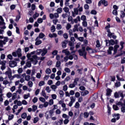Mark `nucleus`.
Segmentation results:
<instances>
[{
	"label": "nucleus",
	"instance_id": "39",
	"mask_svg": "<svg viewBox=\"0 0 125 125\" xmlns=\"http://www.w3.org/2000/svg\"><path fill=\"white\" fill-rule=\"evenodd\" d=\"M51 88H52V89H54V91H55V90L57 88V86L55 85H51Z\"/></svg>",
	"mask_w": 125,
	"mask_h": 125
},
{
	"label": "nucleus",
	"instance_id": "14",
	"mask_svg": "<svg viewBox=\"0 0 125 125\" xmlns=\"http://www.w3.org/2000/svg\"><path fill=\"white\" fill-rule=\"evenodd\" d=\"M3 44H6V42L0 40V47H3Z\"/></svg>",
	"mask_w": 125,
	"mask_h": 125
},
{
	"label": "nucleus",
	"instance_id": "36",
	"mask_svg": "<svg viewBox=\"0 0 125 125\" xmlns=\"http://www.w3.org/2000/svg\"><path fill=\"white\" fill-rule=\"evenodd\" d=\"M13 118H14V115L13 114H11V115H9L8 120L11 121V120H12V119H13Z\"/></svg>",
	"mask_w": 125,
	"mask_h": 125
},
{
	"label": "nucleus",
	"instance_id": "25",
	"mask_svg": "<svg viewBox=\"0 0 125 125\" xmlns=\"http://www.w3.org/2000/svg\"><path fill=\"white\" fill-rule=\"evenodd\" d=\"M74 13H75L76 15L79 14V9L78 8H75L74 9Z\"/></svg>",
	"mask_w": 125,
	"mask_h": 125
},
{
	"label": "nucleus",
	"instance_id": "29",
	"mask_svg": "<svg viewBox=\"0 0 125 125\" xmlns=\"http://www.w3.org/2000/svg\"><path fill=\"white\" fill-rule=\"evenodd\" d=\"M109 44L110 45H114L115 44V41L112 39L109 40Z\"/></svg>",
	"mask_w": 125,
	"mask_h": 125
},
{
	"label": "nucleus",
	"instance_id": "55",
	"mask_svg": "<svg viewBox=\"0 0 125 125\" xmlns=\"http://www.w3.org/2000/svg\"><path fill=\"white\" fill-rule=\"evenodd\" d=\"M32 101L33 103H37L38 102V98L36 97H34Z\"/></svg>",
	"mask_w": 125,
	"mask_h": 125
},
{
	"label": "nucleus",
	"instance_id": "17",
	"mask_svg": "<svg viewBox=\"0 0 125 125\" xmlns=\"http://www.w3.org/2000/svg\"><path fill=\"white\" fill-rule=\"evenodd\" d=\"M119 94L122 97L120 99V101H122V100H124V97H125V96H124V94H123V92L121 91L119 92Z\"/></svg>",
	"mask_w": 125,
	"mask_h": 125
},
{
	"label": "nucleus",
	"instance_id": "34",
	"mask_svg": "<svg viewBox=\"0 0 125 125\" xmlns=\"http://www.w3.org/2000/svg\"><path fill=\"white\" fill-rule=\"evenodd\" d=\"M40 119L38 117H35L34 119V124H37Z\"/></svg>",
	"mask_w": 125,
	"mask_h": 125
},
{
	"label": "nucleus",
	"instance_id": "20",
	"mask_svg": "<svg viewBox=\"0 0 125 125\" xmlns=\"http://www.w3.org/2000/svg\"><path fill=\"white\" fill-rule=\"evenodd\" d=\"M113 109L114 110V111H118V110H119L120 108L118 105L114 104L113 105Z\"/></svg>",
	"mask_w": 125,
	"mask_h": 125
},
{
	"label": "nucleus",
	"instance_id": "48",
	"mask_svg": "<svg viewBox=\"0 0 125 125\" xmlns=\"http://www.w3.org/2000/svg\"><path fill=\"white\" fill-rule=\"evenodd\" d=\"M63 90L64 91H67V90H68V86L67 85H65L63 86Z\"/></svg>",
	"mask_w": 125,
	"mask_h": 125
},
{
	"label": "nucleus",
	"instance_id": "22",
	"mask_svg": "<svg viewBox=\"0 0 125 125\" xmlns=\"http://www.w3.org/2000/svg\"><path fill=\"white\" fill-rule=\"evenodd\" d=\"M54 110H55V108H54L53 109H52V110H49V115H50V116L51 117H52V116L53 115V113H54Z\"/></svg>",
	"mask_w": 125,
	"mask_h": 125
},
{
	"label": "nucleus",
	"instance_id": "12",
	"mask_svg": "<svg viewBox=\"0 0 125 125\" xmlns=\"http://www.w3.org/2000/svg\"><path fill=\"white\" fill-rule=\"evenodd\" d=\"M112 92V90L110 88H107L106 89V96H109L111 94V93Z\"/></svg>",
	"mask_w": 125,
	"mask_h": 125
},
{
	"label": "nucleus",
	"instance_id": "56",
	"mask_svg": "<svg viewBox=\"0 0 125 125\" xmlns=\"http://www.w3.org/2000/svg\"><path fill=\"white\" fill-rule=\"evenodd\" d=\"M69 122H70L69 119H65L63 121V124L64 125H67L69 123Z\"/></svg>",
	"mask_w": 125,
	"mask_h": 125
},
{
	"label": "nucleus",
	"instance_id": "16",
	"mask_svg": "<svg viewBox=\"0 0 125 125\" xmlns=\"http://www.w3.org/2000/svg\"><path fill=\"white\" fill-rule=\"evenodd\" d=\"M5 75H8V78L10 80H11V78L12 77V72H5Z\"/></svg>",
	"mask_w": 125,
	"mask_h": 125
},
{
	"label": "nucleus",
	"instance_id": "8",
	"mask_svg": "<svg viewBox=\"0 0 125 125\" xmlns=\"http://www.w3.org/2000/svg\"><path fill=\"white\" fill-rule=\"evenodd\" d=\"M120 47V46L119 45H115L114 46V53L113 54H116L118 51V48Z\"/></svg>",
	"mask_w": 125,
	"mask_h": 125
},
{
	"label": "nucleus",
	"instance_id": "4",
	"mask_svg": "<svg viewBox=\"0 0 125 125\" xmlns=\"http://www.w3.org/2000/svg\"><path fill=\"white\" fill-rule=\"evenodd\" d=\"M9 66L12 68L16 67V66H17V62L14 61H10L9 62Z\"/></svg>",
	"mask_w": 125,
	"mask_h": 125
},
{
	"label": "nucleus",
	"instance_id": "23",
	"mask_svg": "<svg viewBox=\"0 0 125 125\" xmlns=\"http://www.w3.org/2000/svg\"><path fill=\"white\" fill-rule=\"evenodd\" d=\"M116 105H118V106H121L123 107L124 106V104H123V102L120 101V102H116Z\"/></svg>",
	"mask_w": 125,
	"mask_h": 125
},
{
	"label": "nucleus",
	"instance_id": "63",
	"mask_svg": "<svg viewBox=\"0 0 125 125\" xmlns=\"http://www.w3.org/2000/svg\"><path fill=\"white\" fill-rule=\"evenodd\" d=\"M28 83V85L30 87H32V86H33V82L31 81H29Z\"/></svg>",
	"mask_w": 125,
	"mask_h": 125
},
{
	"label": "nucleus",
	"instance_id": "51",
	"mask_svg": "<svg viewBox=\"0 0 125 125\" xmlns=\"http://www.w3.org/2000/svg\"><path fill=\"white\" fill-rule=\"evenodd\" d=\"M40 16V14L39 13H36V14H35L33 15V18L34 19H36L37 18V17H39V16Z\"/></svg>",
	"mask_w": 125,
	"mask_h": 125
},
{
	"label": "nucleus",
	"instance_id": "21",
	"mask_svg": "<svg viewBox=\"0 0 125 125\" xmlns=\"http://www.w3.org/2000/svg\"><path fill=\"white\" fill-rule=\"evenodd\" d=\"M62 118L65 119H70V116L67 115L66 114H63L62 115Z\"/></svg>",
	"mask_w": 125,
	"mask_h": 125
},
{
	"label": "nucleus",
	"instance_id": "47",
	"mask_svg": "<svg viewBox=\"0 0 125 125\" xmlns=\"http://www.w3.org/2000/svg\"><path fill=\"white\" fill-rule=\"evenodd\" d=\"M106 30H107V32H108L107 37H110L111 36V35H112V32H111V31H110L109 29H107Z\"/></svg>",
	"mask_w": 125,
	"mask_h": 125
},
{
	"label": "nucleus",
	"instance_id": "10",
	"mask_svg": "<svg viewBox=\"0 0 125 125\" xmlns=\"http://www.w3.org/2000/svg\"><path fill=\"white\" fill-rule=\"evenodd\" d=\"M89 92L87 90H85L84 91L81 92V95L82 96H85L86 95H87Z\"/></svg>",
	"mask_w": 125,
	"mask_h": 125
},
{
	"label": "nucleus",
	"instance_id": "57",
	"mask_svg": "<svg viewBox=\"0 0 125 125\" xmlns=\"http://www.w3.org/2000/svg\"><path fill=\"white\" fill-rule=\"evenodd\" d=\"M115 86H116V87H119L120 86H121V82H117L116 83H115Z\"/></svg>",
	"mask_w": 125,
	"mask_h": 125
},
{
	"label": "nucleus",
	"instance_id": "13",
	"mask_svg": "<svg viewBox=\"0 0 125 125\" xmlns=\"http://www.w3.org/2000/svg\"><path fill=\"white\" fill-rule=\"evenodd\" d=\"M101 1L102 4H104L105 6H107V5H108V1H106L105 0H101Z\"/></svg>",
	"mask_w": 125,
	"mask_h": 125
},
{
	"label": "nucleus",
	"instance_id": "2",
	"mask_svg": "<svg viewBox=\"0 0 125 125\" xmlns=\"http://www.w3.org/2000/svg\"><path fill=\"white\" fill-rule=\"evenodd\" d=\"M84 45H82V49L78 50L80 56H83L84 59H86V54L87 53L85 51V46Z\"/></svg>",
	"mask_w": 125,
	"mask_h": 125
},
{
	"label": "nucleus",
	"instance_id": "60",
	"mask_svg": "<svg viewBox=\"0 0 125 125\" xmlns=\"http://www.w3.org/2000/svg\"><path fill=\"white\" fill-rule=\"evenodd\" d=\"M112 13L113 15H118V11L117 10H113Z\"/></svg>",
	"mask_w": 125,
	"mask_h": 125
},
{
	"label": "nucleus",
	"instance_id": "11",
	"mask_svg": "<svg viewBox=\"0 0 125 125\" xmlns=\"http://www.w3.org/2000/svg\"><path fill=\"white\" fill-rule=\"evenodd\" d=\"M114 49V47L113 46H109L108 50H107L108 54H112V50Z\"/></svg>",
	"mask_w": 125,
	"mask_h": 125
},
{
	"label": "nucleus",
	"instance_id": "52",
	"mask_svg": "<svg viewBox=\"0 0 125 125\" xmlns=\"http://www.w3.org/2000/svg\"><path fill=\"white\" fill-rule=\"evenodd\" d=\"M75 107L76 108V109L80 108V104L79 103V102H77L75 104Z\"/></svg>",
	"mask_w": 125,
	"mask_h": 125
},
{
	"label": "nucleus",
	"instance_id": "31",
	"mask_svg": "<svg viewBox=\"0 0 125 125\" xmlns=\"http://www.w3.org/2000/svg\"><path fill=\"white\" fill-rule=\"evenodd\" d=\"M30 79H31V76H30L29 75L25 76V81H27V82H29V81H30Z\"/></svg>",
	"mask_w": 125,
	"mask_h": 125
},
{
	"label": "nucleus",
	"instance_id": "33",
	"mask_svg": "<svg viewBox=\"0 0 125 125\" xmlns=\"http://www.w3.org/2000/svg\"><path fill=\"white\" fill-rule=\"evenodd\" d=\"M83 42L84 44H83V46H84L85 45V46L87 45L88 43V41L87 40H84L83 41Z\"/></svg>",
	"mask_w": 125,
	"mask_h": 125
},
{
	"label": "nucleus",
	"instance_id": "26",
	"mask_svg": "<svg viewBox=\"0 0 125 125\" xmlns=\"http://www.w3.org/2000/svg\"><path fill=\"white\" fill-rule=\"evenodd\" d=\"M46 74H47L48 75H49L51 74V70L50 68H47L45 71Z\"/></svg>",
	"mask_w": 125,
	"mask_h": 125
},
{
	"label": "nucleus",
	"instance_id": "9",
	"mask_svg": "<svg viewBox=\"0 0 125 125\" xmlns=\"http://www.w3.org/2000/svg\"><path fill=\"white\" fill-rule=\"evenodd\" d=\"M41 95L43 96L45 98V99H47L48 98V96H46V94L45 93V91L42 90Z\"/></svg>",
	"mask_w": 125,
	"mask_h": 125
},
{
	"label": "nucleus",
	"instance_id": "24",
	"mask_svg": "<svg viewBox=\"0 0 125 125\" xmlns=\"http://www.w3.org/2000/svg\"><path fill=\"white\" fill-rule=\"evenodd\" d=\"M36 42H35V45H40V44H41L42 42L41 40H37V41H35Z\"/></svg>",
	"mask_w": 125,
	"mask_h": 125
},
{
	"label": "nucleus",
	"instance_id": "42",
	"mask_svg": "<svg viewBox=\"0 0 125 125\" xmlns=\"http://www.w3.org/2000/svg\"><path fill=\"white\" fill-rule=\"evenodd\" d=\"M116 77H117L118 81H121L122 82H124L125 81V79H124L123 78H120V77L119 76V75H117Z\"/></svg>",
	"mask_w": 125,
	"mask_h": 125
},
{
	"label": "nucleus",
	"instance_id": "19",
	"mask_svg": "<svg viewBox=\"0 0 125 125\" xmlns=\"http://www.w3.org/2000/svg\"><path fill=\"white\" fill-rule=\"evenodd\" d=\"M17 98V94L16 93H14L12 95V100H15Z\"/></svg>",
	"mask_w": 125,
	"mask_h": 125
},
{
	"label": "nucleus",
	"instance_id": "62",
	"mask_svg": "<svg viewBox=\"0 0 125 125\" xmlns=\"http://www.w3.org/2000/svg\"><path fill=\"white\" fill-rule=\"evenodd\" d=\"M43 84H44V81H41L39 83V86H42V85H43Z\"/></svg>",
	"mask_w": 125,
	"mask_h": 125
},
{
	"label": "nucleus",
	"instance_id": "27",
	"mask_svg": "<svg viewBox=\"0 0 125 125\" xmlns=\"http://www.w3.org/2000/svg\"><path fill=\"white\" fill-rule=\"evenodd\" d=\"M120 94H119V92H116L115 93H114V97L115 98H120Z\"/></svg>",
	"mask_w": 125,
	"mask_h": 125
},
{
	"label": "nucleus",
	"instance_id": "15",
	"mask_svg": "<svg viewBox=\"0 0 125 125\" xmlns=\"http://www.w3.org/2000/svg\"><path fill=\"white\" fill-rule=\"evenodd\" d=\"M79 32V29L78 28V24H76L74 25V28L73 29V32L75 33V32Z\"/></svg>",
	"mask_w": 125,
	"mask_h": 125
},
{
	"label": "nucleus",
	"instance_id": "46",
	"mask_svg": "<svg viewBox=\"0 0 125 125\" xmlns=\"http://www.w3.org/2000/svg\"><path fill=\"white\" fill-rule=\"evenodd\" d=\"M105 42L106 46H110V40H106Z\"/></svg>",
	"mask_w": 125,
	"mask_h": 125
},
{
	"label": "nucleus",
	"instance_id": "45",
	"mask_svg": "<svg viewBox=\"0 0 125 125\" xmlns=\"http://www.w3.org/2000/svg\"><path fill=\"white\" fill-rule=\"evenodd\" d=\"M40 101H41V102H43V103H44L45 102V99L44 98L40 97L39 98Z\"/></svg>",
	"mask_w": 125,
	"mask_h": 125
},
{
	"label": "nucleus",
	"instance_id": "1",
	"mask_svg": "<svg viewBox=\"0 0 125 125\" xmlns=\"http://www.w3.org/2000/svg\"><path fill=\"white\" fill-rule=\"evenodd\" d=\"M26 57L28 58V60H30L31 62L34 63V65H37V64H38V61L37 60L38 56H37V55H34L31 58V54L28 53L27 54Z\"/></svg>",
	"mask_w": 125,
	"mask_h": 125
},
{
	"label": "nucleus",
	"instance_id": "7",
	"mask_svg": "<svg viewBox=\"0 0 125 125\" xmlns=\"http://www.w3.org/2000/svg\"><path fill=\"white\" fill-rule=\"evenodd\" d=\"M67 43H68L67 40H64V42H62V47H63V48H65V47L67 46Z\"/></svg>",
	"mask_w": 125,
	"mask_h": 125
},
{
	"label": "nucleus",
	"instance_id": "50",
	"mask_svg": "<svg viewBox=\"0 0 125 125\" xmlns=\"http://www.w3.org/2000/svg\"><path fill=\"white\" fill-rule=\"evenodd\" d=\"M82 24H83V27H86L87 26V22H86V21H83Z\"/></svg>",
	"mask_w": 125,
	"mask_h": 125
},
{
	"label": "nucleus",
	"instance_id": "28",
	"mask_svg": "<svg viewBox=\"0 0 125 125\" xmlns=\"http://www.w3.org/2000/svg\"><path fill=\"white\" fill-rule=\"evenodd\" d=\"M60 66H61V62L60 61L57 62L56 67H57V68H59Z\"/></svg>",
	"mask_w": 125,
	"mask_h": 125
},
{
	"label": "nucleus",
	"instance_id": "30",
	"mask_svg": "<svg viewBox=\"0 0 125 125\" xmlns=\"http://www.w3.org/2000/svg\"><path fill=\"white\" fill-rule=\"evenodd\" d=\"M88 116H89V114L88 112H84L83 117L85 118V119L88 118Z\"/></svg>",
	"mask_w": 125,
	"mask_h": 125
},
{
	"label": "nucleus",
	"instance_id": "38",
	"mask_svg": "<svg viewBox=\"0 0 125 125\" xmlns=\"http://www.w3.org/2000/svg\"><path fill=\"white\" fill-rule=\"evenodd\" d=\"M56 28L55 26L54 25H52L51 27V31L52 33H54V31H55Z\"/></svg>",
	"mask_w": 125,
	"mask_h": 125
},
{
	"label": "nucleus",
	"instance_id": "41",
	"mask_svg": "<svg viewBox=\"0 0 125 125\" xmlns=\"http://www.w3.org/2000/svg\"><path fill=\"white\" fill-rule=\"evenodd\" d=\"M114 118H116V117H117L116 118V120H120V114L118 113L117 114H114V116H113Z\"/></svg>",
	"mask_w": 125,
	"mask_h": 125
},
{
	"label": "nucleus",
	"instance_id": "43",
	"mask_svg": "<svg viewBox=\"0 0 125 125\" xmlns=\"http://www.w3.org/2000/svg\"><path fill=\"white\" fill-rule=\"evenodd\" d=\"M37 22H38L39 24H41V23H42V22H43V21H42V18H39V19H38Z\"/></svg>",
	"mask_w": 125,
	"mask_h": 125
},
{
	"label": "nucleus",
	"instance_id": "3",
	"mask_svg": "<svg viewBox=\"0 0 125 125\" xmlns=\"http://www.w3.org/2000/svg\"><path fill=\"white\" fill-rule=\"evenodd\" d=\"M6 63V61H3L0 62V64L2 65L1 66V70L3 71V70H5V68H6V66H5V64Z\"/></svg>",
	"mask_w": 125,
	"mask_h": 125
},
{
	"label": "nucleus",
	"instance_id": "61",
	"mask_svg": "<svg viewBox=\"0 0 125 125\" xmlns=\"http://www.w3.org/2000/svg\"><path fill=\"white\" fill-rule=\"evenodd\" d=\"M63 9L64 12H65V13L68 12V11H69V8H68V7H65Z\"/></svg>",
	"mask_w": 125,
	"mask_h": 125
},
{
	"label": "nucleus",
	"instance_id": "59",
	"mask_svg": "<svg viewBox=\"0 0 125 125\" xmlns=\"http://www.w3.org/2000/svg\"><path fill=\"white\" fill-rule=\"evenodd\" d=\"M84 9H86V10H87V9H89V6L87 4H85L84 5Z\"/></svg>",
	"mask_w": 125,
	"mask_h": 125
},
{
	"label": "nucleus",
	"instance_id": "53",
	"mask_svg": "<svg viewBox=\"0 0 125 125\" xmlns=\"http://www.w3.org/2000/svg\"><path fill=\"white\" fill-rule=\"evenodd\" d=\"M62 8H58L57 10L58 13H61L62 12Z\"/></svg>",
	"mask_w": 125,
	"mask_h": 125
},
{
	"label": "nucleus",
	"instance_id": "40",
	"mask_svg": "<svg viewBox=\"0 0 125 125\" xmlns=\"http://www.w3.org/2000/svg\"><path fill=\"white\" fill-rule=\"evenodd\" d=\"M81 20H82L83 21H85L86 20V17L84 15H83L81 18Z\"/></svg>",
	"mask_w": 125,
	"mask_h": 125
},
{
	"label": "nucleus",
	"instance_id": "6",
	"mask_svg": "<svg viewBox=\"0 0 125 125\" xmlns=\"http://www.w3.org/2000/svg\"><path fill=\"white\" fill-rule=\"evenodd\" d=\"M42 53L41 55L42 56H44V55H45L46 53H47V49L44 48L42 49Z\"/></svg>",
	"mask_w": 125,
	"mask_h": 125
},
{
	"label": "nucleus",
	"instance_id": "35",
	"mask_svg": "<svg viewBox=\"0 0 125 125\" xmlns=\"http://www.w3.org/2000/svg\"><path fill=\"white\" fill-rule=\"evenodd\" d=\"M59 94L60 95V97L62 98L64 96V92L62 90H60L59 92Z\"/></svg>",
	"mask_w": 125,
	"mask_h": 125
},
{
	"label": "nucleus",
	"instance_id": "58",
	"mask_svg": "<svg viewBox=\"0 0 125 125\" xmlns=\"http://www.w3.org/2000/svg\"><path fill=\"white\" fill-rule=\"evenodd\" d=\"M64 71L66 73H71V70H70L69 68H65Z\"/></svg>",
	"mask_w": 125,
	"mask_h": 125
},
{
	"label": "nucleus",
	"instance_id": "5",
	"mask_svg": "<svg viewBox=\"0 0 125 125\" xmlns=\"http://www.w3.org/2000/svg\"><path fill=\"white\" fill-rule=\"evenodd\" d=\"M44 37H45V35H44V34H43V33L41 32L39 34V36L36 38L35 41H38L39 39H43Z\"/></svg>",
	"mask_w": 125,
	"mask_h": 125
},
{
	"label": "nucleus",
	"instance_id": "32",
	"mask_svg": "<svg viewBox=\"0 0 125 125\" xmlns=\"http://www.w3.org/2000/svg\"><path fill=\"white\" fill-rule=\"evenodd\" d=\"M72 28V25L70 23H67L66 26V30H70Z\"/></svg>",
	"mask_w": 125,
	"mask_h": 125
},
{
	"label": "nucleus",
	"instance_id": "49",
	"mask_svg": "<svg viewBox=\"0 0 125 125\" xmlns=\"http://www.w3.org/2000/svg\"><path fill=\"white\" fill-rule=\"evenodd\" d=\"M45 117H46V119H47V120H48V119H50V118H51V117L52 116H51V115H48V114H47V112H46V113H45Z\"/></svg>",
	"mask_w": 125,
	"mask_h": 125
},
{
	"label": "nucleus",
	"instance_id": "37",
	"mask_svg": "<svg viewBox=\"0 0 125 125\" xmlns=\"http://www.w3.org/2000/svg\"><path fill=\"white\" fill-rule=\"evenodd\" d=\"M25 118H27V113H23L21 114V118L22 119H25Z\"/></svg>",
	"mask_w": 125,
	"mask_h": 125
},
{
	"label": "nucleus",
	"instance_id": "64",
	"mask_svg": "<svg viewBox=\"0 0 125 125\" xmlns=\"http://www.w3.org/2000/svg\"><path fill=\"white\" fill-rule=\"evenodd\" d=\"M121 112H122V113H125V106H122Z\"/></svg>",
	"mask_w": 125,
	"mask_h": 125
},
{
	"label": "nucleus",
	"instance_id": "54",
	"mask_svg": "<svg viewBox=\"0 0 125 125\" xmlns=\"http://www.w3.org/2000/svg\"><path fill=\"white\" fill-rule=\"evenodd\" d=\"M96 47H100L101 45H100V42H99V40H97L96 41Z\"/></svg>",
	"mask_w": 125,
	"mask_h": 125
},
{
	"label": "nucleus",
	"instance_id": "44",
	"mask_svg": "<svg viewBox=\"0 0 125 125\" xmlns=\"http://www.w3.org/2000/svg\"><path fill=\"white\" fill-rule=\"evenodd\" d=\"M36 52H37V54H38V55H40V54H41V53L42 52V49H38L36 51Z\"/></svg>",
	"mask_w": 125,
	"mask_h": 125
},
{
	"label": "nucleus",
	"instance_id": "18",
	"mask_svg": "<svg viewBox=\"0 0 125 125\" xmlns=\"http://www.w3.org/2000/svg\"><path fill=\"white\" fill-rule=\"evenodd\" d=\"M25 64L27 66V67H28V68H31V67H32V64L31 63V61H30V62L28 61L27 62H26Z\"/></svg>",
	"mask_w": 125,
	"mask_h": 125
}]
</instances>
